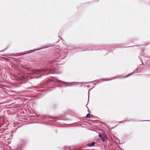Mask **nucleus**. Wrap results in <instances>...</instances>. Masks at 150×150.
Instances as JSON below:
<instances>
[{
    "label": "nucleus",
    "mask_w": 150,
    "mask_h": 150,
    "mask_svg": "<svg viewBox=\"0 0 150 150\" xmlns=\"http://www.w3.org/2000/svg\"><path fill=\"white\" fill-rule=\"evenodd\" d=\"M94 145L95 143H94V142H92V143L88 144L87 145L89 147H91L94 146Z\"/></svg>",
    "instance_id": "nucleus-2"
},
{
    "label": "nucleus",
    "mask_w": 150,
    "mask_h": 150,
    "mask_svg": "<svg viewBox=\"0 0 150 150\" xmlns=\"http://www.w3.org/2000/svg\"><path fill=\"white\" fill-rule=\"evenodd\" d=\"M25 68L26 69H28V68H27V67H25Z\"/></svg>",
    "instance_id": "nucleus-4"
},
{
    "label": "nucleus",
    "mask_w": 150,
    "mask_h": 150,
    "mask_svg": "<svg viewBox=\"0 0 150 150\" xmlns=\"http://www.w3.org/2000/svg\"><path fill=\"white\" fill-rule=\"evenodd\" d=\"M86 117L87 118H90V114H87V115L86 116Z\"/></svg>",
    "instance_id": "nucleus-3"
},
{
    "label": "nucleus",
    "mask_w": 150,
    "mask_h": 150,
    "mask_svg": "<svg viewBox=\"0 0 150 150\" xmlns=\"http://www.w3.org/2000/svg\"><path fill=\"white\" fill-rule=\"evenodd\" d=\"M99 137L104 142H105L107 140V137L106 135L104 134H99Z\"/></svg>",
    "instance_id": "nucleus-1"
},
{
    "label": "nucleus",
    "mask_w": 150,
    "mask_h": 150,
    "mask_svg": "<svg viewBox=\"0 0 150 150\" xmlns=\"http://www.w3.org/2000/svg\"><path fill=\"white\" fill-rule=\"evenodd\" d=\"M35 73V74H36L38 73H37V72H35V73Z\"/></svg>",
    "instance_id": "nucleus-5"
}]
</instances>
